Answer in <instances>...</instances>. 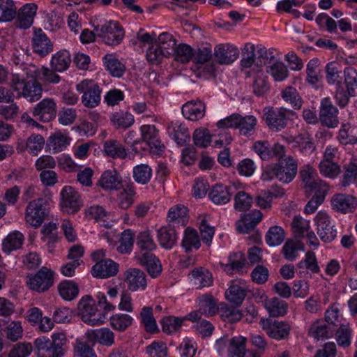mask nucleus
<instances>
[{"instance_id":"c9c22d12","label":"nucleus","mask_w":357,"mask_h":357,"mask_svg":"<svg viewBox=\"0 0 357 357\" xmlns=\"http://www.w3.org/2000/svg\"><path fill=\"white\" fill-rule=\"evenodd\" d=\"M246 338L235 336L229 338L228 344L229 357H243L245 352Z\"/></svg>"},{"instance_id":"58836bf2","label":"nucleus","mask_w":357,"mask_h":357,"mask_svg":"<svg viewBox=\"0 0 357 357\" xmlns=\"http://www.w3.org/2000/svg\"><path fill=\"white\" fill-rule=\"evenodd\" d=\"M188 208L183 205H176L172 207L167 214L169 224L183 225L187 221Z\"/></svg>"},{"instance_id":"aec40b11","label":"nucleus","mask_w":357,"mask_h":357,"mask_svg":"<svg viewBox=\"0 0 357 357\" xmlns=\"http://www.w3.org/2000/svg\"><path fill=\"white\" fill-rule=\"evenodd\" d=\"M119 265L109 259H100L93 267L91 273L93 277L107 278L116 275Z\"/></svg>"},{"instance_id":"b1692460","label":"nucleus","mask_w":357,"mask_h":357,"mask_svg":"<svg viewBox=\"0 0 357 357\" xmlns=\"http://www.w3.org/2000/svg\"><path fill=\"white\" fill-rule=\"evenodd\" d=\"M206 105L201 100L187 102L182 107V114L188 120L198 121L205 114Z\"/></svg>"},{"instance_id":"393cba45","label":"nucleus","mask_w":357,"mask_h":357,"mask_svg":"<svg viewBox=\"0 0 357 357\" xmlns=\"http://www.w3.org/2000/svg\"><path fill=\"white\" fill-rule=\"evenodd\" d=\"M262 216V213L258 210L243 214L237 223V230L242 234L249 233L261 220Z\"/></svg>"},{"instance_id":"c85d7f7f","label":"nucleus","mask_w":357,"mask_h":357,"mask_svg":"<svg viewBox=\"0 0 357 357\" xmlns=\"http://www.w3.org/2000/svg\"><path fill=\"white\" fill-rule=\"evenodd\" d=\"M121 177L114 169L107 170L101 176L98 183L105 190H119L121 187Z\"/></svg>"},{"instance_id":"4468645a","label":"nucleus","mask_w":357,"mask_h":357,"mask_svg":"<svg viewBox=\"0 0 357 357\" xmlns=\"http://www.w3.org/2000/svg\"><path fill=\"white\" fill-rule=\"evenodd\" d=\"M338 109L335 107L329 98H325L321 101L319 120L321 123L328 127H337L339 123Z\"/></svg>"},{"instance_id":"ea45409f","label":"nucleus","mask_w":357,"mask_h":357,"mask_svg":"<svg viewBox=\"0 0 357 357\" xmlns=\"http://www.w3.org/2000/svg\"><path fill=\"white\" fill-rule=\"evenodd\" d=\"M71 62L70 53L66 50L59 51L52 57L51 66L54 70L63 72Z\"/></svg>"},{"instance_id":"a211bd4d","label":"nucleus","mask_w":357,"mask_h":357,"mask_svg":"<svg viewBox=\"0 0 357 357\" xmlns=\"http://www.w3.org/2000/svg\"><path fill=\"white\" fill-rule=\"evenodd\" d=\"M333 209L342 213H347L354 212L357 207V199L351 195L337 194L331 199Z\"/></svg>"},{"instance_id":"f8f14e48","label":"nucleus","mask_w":357,"mask_h":357,"mask_svg":"<svg viewBox=\"0 0 357 357\" xmlns=\"http://www.w3.org/2000/svg\"><path fill=\"white\" fill-rule=\"evenodd\" d=\"M32 114L37 120L49 122L55 119L56 104L53 98H44L33 108Z\"/></svg>"},{"instance_id":"bf43d9fd","label":"nucleus","mask_w":357,"mask_h":357,"mask_svg":"<svg viewBox=\"0 0 357 357\" xmlns=\"http://www.w3.org/2000/svg\"><path fill=\"white\" fill-rule=\"evenodd\" d=\"M132 322V318L126 314H116L111 317V326L116 331H124Z\"/></svg>"},{"instance_id":"f03ea898","label":"nucleus","mask_w":357,"mask_h":357,"mask_svg":"<svg viewBox=\"0 0 357 357\" xmlns=\"http://www.w3.org/2000/svg\"><path fill=\"white\" fill-rule=\"evenodd\" d=\"M10 87L29 102L38 100L43 93L41 84L36 80L26 81L18 74H13L10 82Z\"/></svg>"},{"instance_id":"49530a36","label":"nucleus","mask_w":357,"mask_h":357,"mask_svg":"<svg viewBox=\"0 0 357 357\" xmlns=\"http://www.w3.org/2000/svg\"><path fill=\"white\" fill-rule=\"evenodd\" d=\"M60 296L66 301H72L79 293L77 285L73 281L64 280L58 287Z\"/></svg>"},{"instance_id":"ddd939ff","label":"nucleus","mask_w":357,"mask_h":357,"mask_svg":"<svg viewBox=\"0 0 357 357\" xmlns=\"http://www.w3.org/2000/svg\"><path fill=\"white\" fill-rule=\"evenodd\" d=\"M264 119L268 128L273 131H280L287 124V110L284 108H265L264 110Z\"/></svg>"},{"instance_id":"1a4fd4ad","label":"nucleus","mask_w":357,"mask_h":357,"mask_svg":"<svg viewBox=\"0 0 357 357\" xmlns=\"http://www.w3.org/2000/svg\"><path fill=\"white\" fill-rule=\"evenodd\" d=\"M53 272L47 267H42L36 274L27 276L30 289L43 292L50 289L53 284Z\"/></svg>"},{"instance_id":"9b49d317","label":"nucleus","mask_w":357,"mask_h":357,"mask_svg":"<svg viewBox=\"0 0 357 357\" xmlns=\"http://www.w3.org/2000/svg\"><path fill=\"white\" fill-rule=\"evenodd\" d=\"M300 176L303 188L307 192H315L321 190L322 188L328 190L325 181L317 178L316 170L310 165H305L300 170Z\"/></svg>"},{"instance_id":"3c124183","label":"nucleus","mask_w":357,"mask_h":357,"mask_svg":"<svg viewBox=\"0 0 357 357\" xmlns=\"http://www.w3.org/2000/svg\"><path fill=\"white\" fill-rule=\"evenodd\" d=\"M173 54L174 59L182 63H186L193 58L195 55L194 50L188 45L181 43L178 45L174 50Z\"/></svg>"},{"instance_id":"0e129e2a","label":"nucleus","mask_w":357,"mask_h":357,"mask_svg":"<svg viewBox=\"0 0 357 357\" xmlns=\"http://www.w3.org/2000/svg\"><path fill=\"white\" fill-rule=\"evenodd\" d=\"M252 89L253 93L257 96H263L269 91L270 86L266 77L262 73L259 72L255 77Z\"/></svg>"},{"instance_id":"a878e982","label":"nucleus","mask_w":357,"mask_h":357,"mask_svg":"<svg viewBox=\"0 0 357 357\" xmlns=\"http://www.w3.org/2000/svg\"><path fill=\"white\" fill-rule=\"evenodd\" d=\"M232 188L222 184H216L208 193L210 199L216 205L228 203L232 196Z\"/></svg>"},{"instance_id":"774afa93","label":"nucleus","mask_w":357,"mask_h":357,"mask_svg":"<svg viewBox=\"0 0 357 357\" xmlns=\"http://www.w3.org/2000/svg\"><path fill=\"white\" fill-rule=\"evenodd\" d=\"M32 349L31 344L20 342L12 347L8 357H27L31 354Z\"/></svg>"},{"instance_id":"cd10ccee","label":"nucleus","mask_w":357,"mask_h":357,"mask_svg":"<svg viewBox=\"0 0 357 357\" xmlns=\"http://www.w3.org/2000/svg\"><path fill=\"white\" fill-rule=\"evenodd\" d=\"M87 335L90 340L105 347H111L114 343V333L108 328L92 330Z\"/></svg>"},{"instance_id":"0eeeda50","label":"nucleus","mask_w":357,"mask_h":357,"mask_svg":"<svg viewBox=\"0 0 357 357\" xmlns=\"http://www.w3.org/2000/svg\"><path fill=\"white\" fill-rule=\"evenodd\" d=\"M260 325L266 333L272 339L278 341L289 338L291 326L289 323L273 319H261Z\"/></svg>"},{"instance_id":"473e14b6","label":"nucleus","mask_w":357,"mask_h":357,"mask_svg":"<svg viewBox=\"0 0 357 357\" xmlns=\"http://www.w3.org/2000/svg\"><path fill=\"white\" fill-rule=\"evenodd\" d=\"M265 307L271 317H277L287 314L288 305L278 298H273L265 301Z\"/></svg>"},{"instance_id":"f3484780","label":"nucleus","mask_w":357,"mask_h":357,"mask_svg":"<svg viewBox=\"0 0 357 357\" xmlns=\"http://www.w3.org/2000/svg\"><path fill=\"white\" fill-rule=\"evenodd\" d=\"M137 263L144 266L152 278H158L162 267L159 259L152 253L144 252L136 256Z\"/></svg>"},{"instance_id":"e433bc0d","label":"nucleus","mask_w":357,"mask_h":357,"mask_svg":"<svg viewBox=\"0 0 357 357\" xmlns=\"http://www.w3.org/2000/svg\"><path fill=\"white\" fill-rule=\"evenodd\" d=\"M181 245L188 252H190L193 248L199 249L201 243L197 231L191 227H187L185 229Z\"/></svg>"},{"instance_id":"39448f33","label":"nucleus","mask_w":357,"mask_h":357,"mask_svg":"<svg viewBox=\"0 0 357 357\" xmlns=\"http://www.w3.org/2000/svg\"><path fill=\"white\" fill-rule=\"evenodd\" d=\"M77 91L82 93V102L87 108L97 107L101 100L102 90L93 79H84L76 85Z\"/></svg>"},{"instance_id":"6ab92c4d","label":"nucleus","mask_w":357,"mask_h":357,"mask_svg":"<svg viewBox=\"0 0 357 357\" xmlns=\"http://www.w3.org/2000/svg\"><path fill=\"white\" fill-rule=\"evenodd\" d=\"M37 9V5L33 3L24 5L15 16L17 26L22 29H29L33 24Z\"/></svg>"},{"instance_id":"6e6d98bb","label":"nucleus","mask_w":357,"mask_h":357,"mask_svg":"<svg viewBox=\"0 0 357 357\" xmlns=\"http://www.w3.org/2000/svg\"><path fill=\"white\" fill-rule=\"evenodd\" d=\"M160 322L162 331L168 335H172L180 330L183 323V319H181L180 317L168 316L164 317Z\"/></svg>"},{"instance_id":"bb28decb","label":"nucleus","mask_w":357,"mask_h":357,"mask_svg":"<svg viewBox=\"0 0 357 357\" xmlns=\"http://www.w3.org/2000/svg\"><path fill=\"white\" fill-rule=\"evenodd\" d=\"M297 173V164L294 160L289 157L285 165L277 164L278 179L282 183H288L291 182Z\"/></svg>"},{"instance_id":"a18cd8bd","label":"nucleus","mask_w":357,"mask_h":357,"mask_svg":"<svg viewBox=\"0 0 357 357\" xmlns=\"http://www.w3.org/2000/svg\"><path fill=\"white\" fill-rule=\"evenodd\" d=\"M17 15V7L13 0H0V22L12 21Z\"/></svg>"},{"instance_id":"052dcab7","label":"nucleus","mask_w":357,"mask_h":357,"mask_svg":"<svg viewBox=\"0 0 357 357\" xmlns=\"http://www.w3.org/2000/svg\"><path fill=\"white\" fill-rule=\"evenodd\" d=\"M328 190H326V188H322L321 190H317V191L314 192V195L305 206V213L311 214L315 212L318 206L324 201Z\"/></svg>"},{"instance_id":"2eb2a0df","label":"nucleus","mask_w":357,"mask_h":357,"mask_svg":"<svg viewBox=\"0 0 357 357\" xmlns=\"http://www.w3.org/2000/svg\"><path fill=\"white\" fill-rule=\"evenodd\" d=\"M124 281L131 291L144 290L147 287L145 273L137 268H130L124 272Z\"/></svg>"},{"instance_id":"2f4dec72","label":"nucleus","mask_w":357,"mask_h":357,"mask_svg":"<svg viewBox=\"0 0 357 357\" xmlns=\"http://www.w3.org/2000/svg\"><path fill=\"white\" fill-rule=\"evenodd\" d=\"M245 258L242 252L233 253L229 257V264L223 265V270L229 275L240 273L245 266Z\"/></svg>"},{"instance_id":"f257e3e1","label":"nucleus","mask_w":357,"mask_h":357,"mask_svg":"<svg viewBox=\"0 0 357 357\" xmlns=\"http://www.w3.org/2000/svg\"><path fill=\"white\" fill-rule=\"evenodd\" d=\"M52 340L42 336L35 340V347L39 357H62L68 349V340L63 332L54 333Z\"/></svg>"},{"instance_id":"7c9ffc66","label":"nucleus","mask_w":357,"mask_h":357,"mask_svg":"<svg viewBox=\"0 0 357 357\" xmlns=\"http://www.w3.org/2000/svg\"><path fill=\"white\" fill-rule=\"evenodd\" d=\"M190 275L197 288L210 287L213 283L211 273L202 267L193 269Z\"/></svg>"},{"instance_id":"423d86ee","label":"nucleus","mask_w":357,"mask_h":357,"mask_svg":"<svg viewBox=\"0 0 357 357\" xmlns=\"http://www.w3.org/2000/svg\"><path fill=\"white\" fill-rule=\"evenodd\" d=\"M47 200L44 198H38L30 202L26 206L25 220L26 223L36 228L40 227L48 215Z\"/></svg>"},{"instance_id":"9d476101","label":"nucleus","mask_w":357,"mask_h":357,"mask_svg":"<svg viewBox=\"0 0 357 357\" xmlns=\"http://www.w3.org/2000/svg\"><path fill=\"white\" fill-rule=\"evenodd\" d=\"M314 221L317 225V234L321 240L325 243H330L337 236V230L334 229L331 218L328 213L319 211L315 216Z\"/></svg>"},{"instance_id":"e2e57ef3","label":"nucleus","mask_w":357,"mask_h":357,"mask_svg":"<svg viewBox=\"0 0 357 357\" xmlns=\"http://www.w3.org/2000/svg\"><path fill=\"white\" fill-rule=\"evenodd\" d=\"M294 142L303 153H311L315 149L312 139L307 133L298 135L294 138Z\"/></svg>"},{"instance_id":"13d9d810","label":"nucleus","mask_w":357,"mask_h":357,"mask_svg":"<svg viewBox=\"0 0 357 357\" xmlns=\"http://www.w3.org/2000/svg\"><path fill=\"white\" fill-rule=\"evenodd\" d=\"M284 239V231L281 227H271L266 234V242L270 246L280 245Z\"/></svg>"},{"instance_id":"de8ad7c7","label":"nucleus","mask_w":357,"mask_h":357,"mask_svg":"<svg viewBox=\"0 0 357 357\" xmlns=\"http://www.w3.org/2000/svg\"><path fill=\"white\" fill-rule=\"evenodd\" d=\"M333 335V331L331 330V326L329 324L314 323L309 330V335L317 341L321 338L332 337Z\"/></svg>"},{"instance_id":"79ce46f5","label":"nucleus","mask_w":357,"mask_h":357,"mask_svg":"<svg viewBox=\"0 0 357 357\" xmlns=\"http://www.w3.org/2000/svg\"><path fill=\"white\" fill-rule=\"evenodd\" d=\"M89 215L98 222L101 226L110 227L112 226V221L110 220V215L106 211L100 206H92L88 211Z\"/></svg>"},{"instance_id":"4be33fe9","label":"nucleus","mask_w":357,"mask_h":357,"mask_svg":"<svg viewBox=\"0 0 357 357\" xmlns=\"http://www.w3.org/2000/svg\"><path fill=\"white\" fill-rule=\"evenodd\" d=\"M175 225L168 224L157 231V237L160 246L166 250L172 249L177 242L178 234Z\"/></svg>"},{"instance_id":"5701e85b","label":"nucleus","mask_w":357,"mask_h":357,"mask_svg":"<svg viewBox=\"0 0 357 357\" xmlns=\"http://www.w3.org/2000/svg\"><path fill=\"white\" fill-rule=\"evenodd\" d=\"M141 142H146L151 149H155L158 152H162L165 146L158 138V131L153 125H144L141 127Z\"/></svg>"},{"instance_id":"20e7f679","label":"nucleus","mask_w":357,"mask_h":357,"mask_svg":"<svg viewBox=\"0 0 357 357\" xmlns=\"http://www.w3.org/2000/svg\"><path fill=\"white\" fill-rule=\"evenodd\" d=\"M94 31L98 38L110 46L119 45L125 36L123 28L116 21H109L98 25L94 28Z\"/></svg>"},{"instance_id":"412c9836","label":"nucleus","mask_w":357,"mask_h":357,"mask_svg":"<svg viewBox=\"0 0 357 357\" xmlns=\"http://www.w3.org/2000/svg\"><path fill=\"white\" fill-rule=\"evenodd\" d=\"M238 50L230 44H221L215 48L214 56L220 64H230L238 57Z\"/></svg>"},{"instance_id":"72a5a7b5","label":"nucleus","mask_w":357,"mask_h":357,"mask_svg":"<svg viewBox=\"0 0 357 357\" xmlns=\"http://www.w3.org/2000/svg\"><path fill=\"white\" fill-rule=\"evenodd\" d=\"M257 124V119L252 115L243 116L238 114L237 128L241 135L250 136L253 134Z\"/></svg>"},{"instance_id":"338daca9","label":"nucleus","mask_w":357,"mask_h":357,"mask_svg":"<svg viewBox=\"0 0 357 357\" xmlns=\"http://www.w3.org/2000/svg\"><path fill=\"white\" fill-rule=\"evenodd\" d=\"M257 65H264L268 69L278 59L272 50H266L264 47H259L257 50Z\"/></svg>"},{"instance_id":"5fc2aeb1","label":"nucleus","mask_w":357,"mask_h":357,"mask_svg":"<svg viewBox=\"0 0 357 357\" xmlns=\"http://www.w3.org/2000/svg\"><path fill=\"white\" fill-rule=\"evenodd\" d=\"M245 296L246 293L245 289L238 284L230 286L225 292V296L227 301L237 306L243 303Z\"/></svg>"},{"instance_id":"a19ab883","label":"nucleus","mask_w":357,"mask_h":357,"mask_svg":"<svg viewBox=\"0 0 357 357\" xmlns=\"http://www.w3.org/2000/svg\"><path fill=\"white\" fill-rule=\"evenodd\" d=\"M110 121L114 126L123 129L128 128L135 122L133 115L125 111H119L112 114Z\"/></svg>"},{"instance_id":"09e8293b","label":"nucleus","mask_w":357,"mask_h":357,"mask_svg":"<svg viewBox=\"0 0 357 357\" xmlns=\"http://www.w3.org/2000/svg\"><path fill=\"white\" fill-rule=\"evenodd\" d=\"M142 323L147 332L154 333L158 331L156 321L153 314V309L151 307H144L140 313Z\"/></svg>"},{"instance_id":"69168bd1","label":"nucleus","mask_w":357,"mask_h":357,"mask_svg":"<svg viewBox=\"0 0 357 357\" xmlns=\"http://www.w3.org/2000/svg\"><path fill=\"white\" fill-rule=\"evenodd\" d=\"M266 72L273 76L274 79L278 82L285 79L289 71L285 65L280 61L277 60L274 63L266 70Z\"/></svg>"},{"instance_id":"864d4df0","label":"nucleus","mask_w":357,"mask_h":357,"mask_svg":"<svg viewBox=\"0 0 357 357\" xmlns=\"http://www.w3.org/2000/svg\"><path fill=\"white\" fill-rule=\"evenodd\" d=\"M132 173L135 181L142 185L148 183L152 176V169L146 164H141L134 167Z\"/></svg>"},{"instance_id":"7ed1b4c3","label":"nucleus","mask_w":357,"mask_h":357,"mask_svg":"<svg viewBox=\"0 0 357 357\" xmlns=\"http://www.w3.org/2000/svg\"><path fill=\"white\" fill-rule=\"evenodd\" d=\"M77 309L82 320L89 326H100L107 319L105 314L97 313L95 302L89 295L84 296L81 298L77 304Z\"/></svg>"},{"instance_id":"f704fd0d","label":"nucleus","mask_w":357,"mask_h":357,"mask_svg":"<svg viewBox=\"0 0 357 357\" xmlns=\"http://www.w3.org/2000/svg\"><path fill=\"white\" fill-rule=\"evenodd\" d=\"M103 61L107 70L112 76L121 77L123 75L126 67L114 55L107 54L103 57Z\"/></svg>"},{"instance_id":"680f3d73","label":"nucleus","mask_w":357,"mask_h":357,"mask_svg":"<svg viewBox=\"0 0 357 357\" xmlns=\"http://www.w3.org/2000/svg\"><path fill=\"white\" fill-rule=\"evenodd\" d=\"M219 312L225 321L230 323L237 322L242 318L241 312L238 309L227 305H221Z\"/></svg>"},{"instance_id":"dca6fc26","label":"nucleus","mask_w":357,"mask_h":357,"mask_svg":"<svg viewBox=\"0 0 357 357\" xmlns=\"http://www.w3.org/2000/svg\"><path fill=\"white\" fill-rule=\"evenodd\" d=\"M31 44L33 52L40 56H45L53 51L52 43L40 29H34Z\"/></svg>"},{"instance_id":"c756f323","label":"nucleus","mask_w":357,"mask_h":357,"mask_svg":"<svg viewBox=\"0 0 357 357\" xmlns=\"http://www.w3.org/2000/svg\"><path fill=\"white\" fill-rule=\"evenodd\" d=\"M24 240V235L19 231L10 232L2 241V251L6 254H10L11 252L20 249Z\"/></svg>"},{"instance_id":"603ef678","label":"nucleus","mask_w":357,"mask_h":357,"mask_svg":"<svg viewBox=\"0 0 357 357\" xmlns=\"http://www.w3.org/2000/svg\"><path fill=\"white\" fill-rule=\"evenodd\" d=\"M136 244L140 250H144L149 253L157 248V245L154 242L149 231L140 232L137 235Z\"/></svg>"},{"instance_id":"8fccbe9b","label":"nucleus","mask_w":357,"mask_h":357,"mask_svg":"<svg viewBox=\"0 0 357 357\" xmlns=\"http://www.w3.org/2000/svg\"><path fill=\"white\" fill-rule=\"evenodd\" d=\"M199 311L206 316H213L218 310L215 299L211 295H203L199 298Z\"/></svg>"},{"instance_id":"4c0bfd02","label":"nucleus","mask_w":357,"mask_h":357,"mask_svg":"<svg viewBox=\"0 0 357 357\" xmlns=\"http://www.w3.org/2000/svg\"><path fill=\"white\" fill-rule=\"evenodd\" d=\"M155 42L159 45L163 52H165L166 57L172 54L176 47V39L168 32L160 33Z\"/></svg>"},{"instance_id":"37998d69","label":"nucleus","mask_w":357,"mask_h":357,"mask_svg":"<svg viewBox=\"0 0 357 357\" xmlns=\"http://www.w3.org/2000/svg\"><path fill=\"white\" fill-rule=\"evenodd\" d=\"M343 176L341 181L342 186L346 187L357 181V160L353 159L343 166Z\"/></svg>"},{"instance_id":"6e6552de","label":"nucleus","mask_w":357,"mask_h":357,"mask_svg":"<svg viewBox=\"0 0 357 357\" xmlns=\"http://www.w3.org/2000/svg\"><path fill=\"white\" fill-rule=\"evenodd\" d=\"M61 207L68 214L78 212L83 206L79 193L71 186H65L61 192Z\"/></svg>"},{"instance_id":"4d7b16f0","label":"nucleus","mask_w":357,"mask_h":357,"mask_svg":"<svg viewBox=\"0 0 357 357\" xmlns=\"http://www.w3.org/2000/svg\"><path fill=\"white\" fill-rule=\"evenodd\" d=\"M70 139L61 132H56L52 135L48 142L50 149L53 150L54 153H58L64 150L69 144Z\"/></svg>"},{"instance_id":"c03bdc74","label":"nucleus","mask_w":357,"mask_h":357,"mask_svg":"<svg viewBox=\"0 0 357 357\" xmlns=\"http://www.w3.org/2000/svg\"><path fill=\"white\" fill-rule=\"evenodd\" d=\"M104 151L107 155L113 158L123 159L127 155L126 151L122 144L114 139L105 142Z\"/></svg>"}]
</instances>
